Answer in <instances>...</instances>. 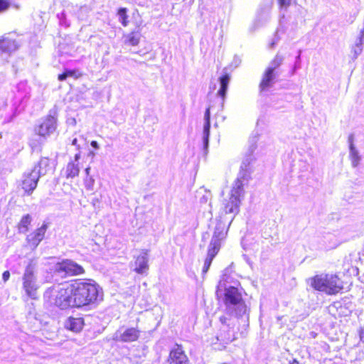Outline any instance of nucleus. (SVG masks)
Here are the masks:
<instances>
[{
    "instance_id": "nucleus-1",
    "label": "nucleus",
    "mask_w": 364,
    "mask_h": 364,
    "mask_svg": "<svg viewBox=\"0 0 364 364\" xmlns=\"http://www.w3.org/2000/svg\"><path fill=\"white\" fill-rule=\"evenodd\" d=\"M102 293L100 287L92 279H75L59 288L54 304L60 310L80 309L100 300Z\"/></svg>"
},
{
    "instance_id": "nucleus-2",
    "label": "nucleus",
    "mask_w": 364,
    "mask_h": 364,
    "mask_svg": "<svg viewBox=\"0 0 364 364\" xmlns=\"http://www.w3.org/2000/svg\"><path fill=\"white\" fill-rule=\"evenodd\" d=\"M309 282L312 289L327 295H336L344 289L343 282L337 274H317L310 277Z\"/></svg>"
},
{
    "instance_id": "nucleus-3",
    "label": "nucleus",
    "mask_w": 364,
    "mask_h": 364,
    "mask_svg": "<svg viewBox=\"0 0 364 364\" xmlns=\"http://www.w3.org/2000/svg\"><path fill=\"white\" fill-rule=\"evenodd\" d=\"M247 164L241 166V177L235 181L234 185L230 190V196L223 200V211L225 214H237L240 210V198L243 194L244 184L242 180H248L250 174L247 169Z\"/></svg>"
},
{
    "instance_id": "nucleus-4",
    "label": "nucleus",
    "mask_w": 364,
    "mask_h": 364,
    "mask_svg": "<svg viewBox=\"0 0 364 364\" xmlns=\"http://www.w3.org/2000/svg\"><path fill=\"white\" fill-rule=\"evenodd\" d=\"M55 271L58 274H64L67 277L79 276L84 274L85 272L82 266L69 259H65L57 262Z\"/></svg>"
},
{
    "instance_id": "nucleus-5",
    "label": "nucleus",
    "mask_w": 364,
    "mask_h": 364,
    "mask_svg": "<svg viewBox=\"0 0 364 364\" xmlns=\"http://www.w3.org/2000/svg\"><path fill=\"white\" fill-rule=\"evenodd\" d=\"M57 121V117L55 115H46L43 121L35 128V134L43 138L49 136L56 130Z\"/></svg>"
},
{
    "instance_id": "nucleus-6",
    "label": "nucleus",
    "mask_w": 364,
    "mask_h": 364,
    "mask_svg": "<svg viewBox=\"0 0 364 364\" xmlns=\"http://www.w3.org/2000/svg\"><path fill=\"white\" fill-rule=\"evenodd\" d=\"M149 250L142 249L139 254L134 256V262L132 264L133 271L141 275H147L149 270Z\"/></svg>"
},
{
    "instance_id": "nucleus-7",
    "label": "nucleus",
    "mask_w": 364,
    "mask_h": 364,
    "mask_svg": "<svg viewBox=\"0 0 364 364\" xmlns=\"http://www.w3.org/2000/svg\"><path fill=\"white\" fill-rule=\"evenodd\" d=\"M40 178L39 172L36 171V168H31L29 171L26 172L22 178L21 188L24 191L25 194L30 196L36 188Z\"/></svg>"
},
{
    "instance_id": "nucleus-8",
    "label": "nucleus",
    "mask_w": 364,
    "mask_h": 364,
    "mask_svg": "<svg viewBox=\"0 0 364 364\" xmlns=\"http://www.w3.org/2000/svg\"><path fill=\"white\" fill-rule=\"evenodd\" d=\"M23 279V286L28 296L33 299H37L38 287L35 284L33 269L31 265L26 267Z\"/></svg>"
},
{
    "instance_id": "nucleus-9",
    "label": "nucleus",
    "mask_w": 364,
    "mask_h": 364,
    "mask_svg": "<svg viewBox=\"0 0 364 364\" xmlns=\"http://www.w3.org/2000/svg\"><path fill=\"white\" fill-rule=\"evenodd\" d=\"M223 301L226 306H237L245 304L242 292L233 286L228 287L225 289Z\"/></svg>"
},
{
    "instance_id": "nucleus-10",
    "label": "nucleus",
    "mask_w": 364,
    "mask_h": 364,
    "mask_svg": "<svg viewBox=\"0 0 364 364\" xmlns=\"http://www.w3.org/2000/svg\"><path fill=\"white\" fill-rule=\"evenodd\" d=\"M168 364H188V358L181 345L176 344L169 353Z\"/></svg>"
},
{
    "instance_id": "nucleus-11",
    "label": "nucleus",
    "mask_w": 364,
    "mask_h": 364,
    "mask_svg": "<svg viewBox=\"0 0 364 364\" xmlns=\"http://www.w3.org/2000/svg\"><path fill=\"white\" fill-rule=\"evenodd\" d=\"M47 228V225L43 224L40 228L36 229L28 235L26 237L27 245L32 249L36 248L44 238Z\"/></svg>"
},
{
    "instance_id": "nucleus-12",
    "label": "nucleus",
    "mask_w": 364,
    "mask_h": 364,
    "mask_svg": "<svg viewBox=\"0 0 364 364\" xmlns=\"http://www.w3.org/2000/svg\"><path fill=\"white\" fill-rule=\"evenodd\" d=\"M220 248V242L215 240L211 241L210 246L208 249L207 257L205 259L204 264L202 269V273L205 274L213 262V258L218 255Z\"/></svg>"
},
{
    "instance_id": "nucleus-13",
    "label": "nucleus",
    "mask_w": 364,
    "mask_h": 364,
    "mask_svg": "<svg viewBox=\"0 0 364 364\" xmlns=\"http://www.w3.org/2000/svg\"><path fill=\"white\" fill-rule=\"evenodd\" d=\"M18 43L16 39L9 35H5L0 38V51L11 53L16 50Z\"/></svg>"
},
{
    "instance_id": "nucleus-14",
    "label": "nucleus",
    "mask_w": 364,
    "mask_h": 364,
    "mask_svg": "<svg viewBox=\"0 0 364 364\" xmlns=\"http://www.w3.org/2000/svg\"><path fill=\"white\" fill-rule=\"evenodd\" d=\"M85 326V319L83 317H75L70 316L65 321L64 327L65 329L73 333H80Z\"/></svg>"
},
{
    "instance_id": "nucleus-15",
    "label": "nucleus",
    "mask_w": 364,
    "mask_h": 364,
    "mask_svg": "<svg viewBox=\"0 0 364 364\" xmlns=\"http://www.w3.org/2000/svg\"><path fill=\"white\" fill-rule=\"evenodd\" d=\"M33 168H36V171L39 172L41 176L53 172L55 167L50 158L41 157Z\"/></svg>"
},
{
    "instance_id": "nucleus-16",
    "label": "nucleus",
    "mask_w": 364,
    "mask_h": 364,
    "mask_svg": "<svg viewBox=\"0 0 364 364\" xmlns=\"http://www.w3.org/2000/svg\"><path fill=\"white\" fill-rule=\"evenodd\" d=\"M274 77V68H267L259 84L260 91L267 90L269 87H271Z\"/></svg>"
},
{
    "instance_id": "nucleus-17",
    "label": "nucleus",
    "mask_w": 364,
    "mask_h": 364,
    "mask_svg": "<svg viewBox=\"0 0 364 364\" xmlns=\"http://www.w3.org/2000/svg\"><path fill=\"white\" fill-rule=\"evenodd\" d=\"M232 221V219L228 224L223 223L220 220L218 221L213 232L214 240L220 242L226 237Z\"/></svg>"
},
{
    "instance_id": "nucleus-18",
    "label": "nucleus",
    "mask_w": 364,
    "mask_h": 364,
    "mask_svg": "<svg viewBox=\"0 0 364 364\" xmlns=\"http://www.w3.org/2000/svg\"><path fill=\"white\" fill-rule=\"evenodd\" d=\"M65 177L68 179L74 178L79 176L80 167L79 164L75 161H70L63 169Z\"/></svg>"
},
{
    "instance_id": "nucleus-19",
    "label": "nucleus",
    "mask_w": 364,
    "mask_h": 364,
    "mask_svg": "<svg viewBox=\"0 0 364 364\" xmlns=\"http://www.w3.org/2000/svg\"><path fill=\"white\" fill-rule=\"evenodd\" d=\"M139 337V331L135 328H127L120 336V341L122 342H133Z\"/></svg>"
},
{
    "instance_id": "nucleus-20",
    "label": "nucleus",
    "mask_w": 364,
    "mask_h": 364,
    "mask_svg": "<svg viewBox=\"0 0 364 364\" xmlns=\"http://www.w3.org/2000/svg\"><path fill=\"white\" fill-rule=\"evenodd\" d=\"M141 38L139 31H132L125 36L124 43L132 46L139 45Z\"/></svg>"
},
{
    "instance_id": "nucleus-21",
    "label": "nucleus",
    "mask_w": 364,
    "mask_h": 364,
    "mask_svg": "<svg viewBox=\"0 0 364 364\" xmlns=\"http://www.w3.org/2000/svg\"><path fill=\"white\" fill-rule=\"evenodd\" d=\"M83 75L82 73L80 72L78 69L74 70H68L65 69V70L58 75V80L59 81H63L67 79L68 77H72L75 79H78Z\"/></svg>"
},
{
    "instance_id": "nucleus-22",
    "label": "nucleus",
    "mask_w": 364,
    "mask_h": 364,
    "mask_svg": "<svg viewBox=\"0 0 364 364\" xmlns=\"http://www.w3.org/2000/svg\"><path fill=\"white\" fill-rule=\"evenodd\" d=\"M31 223V217L29 214L23 215L17 224V228L19 232L25 233L28 230Z\"/></svg>"
},
{
    "instance_id": "nucleus-23",
    "label": "nucleus",
    "mask_w": 364,
    "mask_h": 364,
    "mask_svg": "<svg viewBox=\"0 0 364 364\" xmlns=\"http://www.w3.org/2000/svg\"><path fill=\"white\" fill-rule=\"evenodd\" d=\"M219 80L220 82V88L218 90V95L221 97L224 98L226 95V91L230 81V75L228 73L223 74L220 77Z\"/></svg>"
},
{
    "instance_id": "nucleus-24",
    "label": "nucleus",
    "mask_w": 364,
    "mask_h": 364,
    "mask_svg": "<svg viewBox=\"0 0 364 364\" xmlns=\"http://www.w3.org/2000/svg\"><path fill=\"white\" fill-rule=\"evenodd\" d=\"M127 12V9L124 7L119 8L117 11V14L119 16V21L124 27H127L129 23Z\"/></svg>"
},
{
    "instance_id": "nucleus-25",
    "label": "nucleus",
    "mask_w": 364,
    "mask_h": 364,
    "mask_svg": "<svg viewBox=\"0 0 364 364\" xmlns=\"http://www.w3.org/2000/svg\"><path fill=\"white\" fill-rule=\"evenodd\" d=\"M218 339L224 344H228L235 339V336L230 331H221L218 336Z\"/></svg>"
},
{
    "instance_id": "nucleus-26",
    "label": "nucleus",
    "mask_w": 364,
    "mask_h": 364,
    "mask_svg": "<svg viewBox=\"0 0 364 364\" xmlns=\"http://www.w3.org/2000/svg\"><path fill=\"white\" fill-rule=\"evenodd\" d=\"M282 60H283L282 56H281L279 55H276L271 62V64L272 65V66H270L269 68H274V70H275L277 68L280 66V65L282 63Z\"/></svg>"
},
{
    "instance_id": "nucleus-27",
    "label": "nucleus",
    "mask_w": 364,
    "mask_h": 364,
    "mask_svg": "<svg viewBox=\"0 0 364 364\" xmlns=\"http://www.w3.org/2000/svg\"><path fill=\"white\" fill-rule=\"evenodd\" d=\"M29 146L33 151L41 149V143L38 141L36 139H31L29 142Z\"/></svg>"
},
{
    "instance_id": "nucleus-28",
    "label": "nucleus",
    "mask_w": 364,
    "mask_h": 364,
    "mask_svg": "<svg viewBox=\"0 0 364 364\" xmlns=\"http://www.w3.org/2000/svg\"><path fill=\"white\" fill-rule=\"evenodd\" d=\"M10 7V2L8 0H0V13L6 11Z\"/></svg>"
},
{
    "instance_id": "nucleus-29",
    "label": "nucleus",
    "mask_w": 364,
    "mask_h": 364,
    "mask_svg": "<svg viewBox=\"0 0 364 364\" xmlns=\"http://www.w3.org/2000/svg\"><path fill=\"white\" fill-rule=\"evenodd\" d=\"M348 142H349V148H350L351 154H355L356 150H355L354 144H353V135H350L348 136Z\"/></svg>"
},
{
    "instance_id": "nucleus-30",
    "label": "nucleus",
    "mask_w": 364,
    "mask_h": 364,
    "mask_svg": "<svg viewBox=\"0 0 364 364\" xmlns=\"http://www.w3.org/2000/svg\"><path fill=\"white\" fill-rule=\"evenodd\" d=\"M205 123H210V108L207 107L204 114Z\"/></svg>"
},
{
    "instance_id": "nucleus-31",
    "label": "nucleus",
    "mask_w": 364,
    "mask_h": 364,
    "mask_svg": "<svg viewBox=\"0 0 364 364\" xmlns=\"http://www.w3.org/2000/svg\"><path fill=\"white\" fill-rule=\"evenodd\" d=\"M210 129V123H205L203 127V136H209Z\"/></svg>"
},
{
    "instance_id": "nucleus-32",
    "label": "nucleus",
    "mask_w": 364,
    "mask_h": 364,
    "mask_svg": "<svg viewBox=\"0 0 364 364\" xmlns=\"http://www.w3.org/2000/svg\"><path fill=\"white\" fill-rule=\"evenodd\" d=\"M278 4L279 6L284 7V6H288L290 5V1L289 0H277Z\"/></svg>"
},
{
    "instance_id": "nucleus-33",
    "label": "nucleus",
    "mask_w": 364,
    "mask_h": 364,
    "mask_svg": "<svg viewBox=\"0 0 364 364\" xmlns=\"http://www.w3.org/2000/svg\"><path fill=\"white\" fill-rule=\"evenodd\" d=\"M10 277V272L9 271L6 270L4 271L2 274V279L4 282H7Z\"/></svg>"
},
{
    "instance_id": "nucleus-34",
    "label": "nucleus",
    "mask_w": 364,
    "mask_h": 364,
    "mask_svg": "<svg viewBox=\"0 0 364 364\" xmlns=\"http://www.w3.org/2000/svg\"><path fill=\"white\" fill-rule=\"evenodd\" d=\"M350 156L352 157V159H353V161L355 165H356V164L358 163V160H359V156H358V151H356V154H353L350 153Z\"/></svg>"
},
{
    "instance_id": "nucleus-35",
    "label": "nucleus",
    "mask_w": 364,
    "mask_h": 364,
    "mask_svg": "<svg viewBox=\"0 0 364 364\" xmlns=\"http://www.w3.org/2000/svg\"><path fill=\"white\" fill-rule=\"evenodd\" d=\"M208 139L209 136H203V142L205 144V146L207 147L208 144Z\"/></svg>"
},
{
    "instance_id": "nucleus-36",
    "label": "nucleus",
    "mask_w": 364,
    "mask_h": 364,
    "mask_svg": "<svg viewBox=\"0 0 364 364\" xmlns=\"http://www.w3.org/2000/svg\"><path fill=\"white\" fill-rule=\"evenodd\" d=\"M90 144L95 149H98V144L96 141H92Z\"/></svg>"
},
{
    "instance_id": "nucleus-37",
    "label": "nucleus",
    "mask_w": 364,
    "mask_h": 364,
    "mask_svg": "<svg viewBox=\"0 0 364 364\" xmlns=\"http://www.w3.org/2000/svg\"><path fill=\"white\" fill-rule=\"evenodd\" d=\"M220 321L223 323H225L226 321H227V318L225 316H220Z\"/></svg>"
},
{
    "instance_id": "nucleus-38",
    "label": "nucleus",
    "mask_w": 364,
    "mask_h": 364,
    "mask_svg": "<svg viewBox=\"0 0 364 364\" xmlns=\"http://www.w3.org/2000/svg\"><path fill=\"white\" fill-rule=\"evenodd\" d=\"M80 157V154H75V163H78L77 161H78V160H79Z\"/></svg>"
},
{
    "instance_id": "nucleus-39",
    "label": "nucleus",
    "mask_w": 364,
    "mask_h": 364,
    "mask_svg": "<svg viewBox=\"0 0 364 364\" xmlns=\"http://www.w3.org/2000/svg\"><path fill=\"white\" fill-rule=\"evenodd\" d=\"M72 144H73V145H75V146H78V145H77V139L76 138H75V139H74L73 140V141H72Z\"/></svg>"
},
{
    "instance_id": "nucleus-40",
    "label": "nucleus",
    "mask_w": 364,
    "mask_h": 364,
    "mask_svg": "<svg viewBox=\"0 0 364 364\" xmlns=\"http://www.w3.org/2000/svg\"><path fill=\"white\" fill-rule=\"evenodd\" d=\"M90 167H89V166H88V167H87V168H85V173H86V174H87V176L90 174Z\"/></svg>"
},
{
    "instance_id": "nucleus-41",
    "label": "nucleus",
    "mask_w": 364,
    "mask_h": 364,
    "mask_svg": "<svg viewBox=\"0 0 364 364\" xmlns=\"http://www.w3.org/2000/svg\"><path fill=\"white\" fill-rule=\"evenodd\" d=\"M289 364H299V363L294 359L291 360Z\"/></svg>"
},
{
    "instance_id": "nucleus-42",
    "label": "nucleus",
    "mask_w": 364,
    "mask_h": 364,
    "mask_svg": "<svg viewBox=\"0 0 364 364\" xmlns=\"http://www.w3.org/2000/svg\"><path fill=\"white\" fill-rule=\"evenodd\" d=\"M15 7H16V9H18V8H19V6H18V5H15Z\"/></svg>"
}]
</instances>
